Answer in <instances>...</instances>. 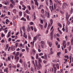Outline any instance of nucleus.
Instances as JSON below:
<instances>
[{
	"mask_svg": "<svg viewBox=\"0 0 73 73\" xmlns=\"http://www.w3.org/2000/svg\"><path fill=\"white\" fill-rule=\"evenodd\" d=\"M38 61L39 64L40 62H41L42 60H41V58H38Z\"/></svg>",
	"mask_w": 73,
	"mask_h": 73,
	"instance_id": "obj_12",
	"label": "nucleus"
},
{
	"mask_svg": "<svg viewBox=\"0 0 73 73\" xmlns=\"http://www.w3.org/2000/svg\"><path fill=\"white\" fill-rule=\"evenodd\" d=\"M33 52L34 54H35V53H36V51L34 49H33Z\"/></svg>",
	"mask_w": 73,
	"mask_h": 73,
	"instance_id": "obj_18",
	"label": "nucleus"
},
{
	"mask_svg": "<svg viewBox=\"0 0 73 73\" xmlns=\"http://www.w3.org/2000/svg\"><path fill=\"white\" fill-rule=\"evenodd\" d=\"M35 6V5H32V8L33 9H34L35 8V7H34Z\"/></svg>",
	"mask_w": 73,
	"mask_h": 73,
	"instance_id": "obj_45",
	"label": "nucleus"
},
{
	"mask_svg": "<svg viewBox=\"0 0 73 73\" xmlns=\"http://www.w3.org/2000/svg\"><path fill=\"white\" fill-rule=\"evenodd\" d=\"M3 28H1L0 29V32H1L3 30Z\"/></svg>",
	"mask_w": 73,
	"mask_h": 73,
	"instance_id": "obj_56",
	"label": "nucleus"
},
{
	"mask_svg": "<svg viewBox=\"0 0 73 73\" xmlns=\"http://www.w3.org/2000/svg\"><path fill=\"white\" fill-rule=\"evenodd\" d=\"M56 66L57 69H59V68H60V67H59V64H56Z\"/></svg>",
	"mask_w": 73,
	"mask_h": 73,
	"instance_id": "obj_22",
	"label": "nucleus"
},
{
	"mask_svg": "<svg viewBox=\"0 0 73 73\" xmlns=\"http://www.w3.org/2000/svg\"><path fill=\"white\" fill-rule=\"evenodd\" d=\"M3 33L1 34V37H4L5 36V35H4Z\"/></svg>",
	"mask_w": 73,
	"mask_h": 73,
	"instance_id": "obj_36",
	"label": "nucleus"
},
{
	"mask_svg": "<svg viewBox=\"0 0 73 73\" xmlns=\"http://www.w3.org/2000/svg\"><path fill=\"white\" fill-rule=\"evenodd\" d=\"M30 24H31V25H33V22H31L30 23Z\"/></svg>",
	"mask_w": 73,
	"mask_h": 73,
	"instance_id": "obj_63",
	"label": "nucleus"
},
{
	"mask_svg": "<svg viewBox=\"0 0 73 73\" xmlns=\"http://www.w3.org/2000/svg\"><path fill=\"white\" fill-rule=\"evenodd\" d=\"M59 33H60V34H62V32H61V31H60V30H59Z\"/></svg>",
	"mask_w": 73,
	"mask_h": 73,
	"instance_id": "obj_46",
	"label": "nucleus"
},
{
	"mask_svg": "<svg viewBox=\"0 0 73 73\" xmlns=\"http://www.w3.org/2000/svg\"><path fill=\"white\" fill-rule=\"evenodd\" d=\"M35 62L36 64V67H37V70H39L41 69V64L39 63L38 65V63H37V61L36 60H35Z\"/></svg>",
	"mask_w": 73,
	"mask_h": 73,
	"instance_id": "obj_1",
	"label": "nucleus"
},
{
	"mask_svg": "<svg viewBox=\"0 0 73 73\" xmlns=\"http://www.w3.org/2000/svg\"><path fill=\"white\" fill-rule=\"evenodd\" d=\"M29 16L27 15V19L28 20H30V19H29Z\"/></svg>",
	"mask_w": 73,
	"mask_h": 73,
	"instance_id": "obj_32",
	"label": "nucleus"
},
{
	"mask_svg": "<svg viewBox=\"0 0 73 73\" xmlns=\"http://www.w3.org/2000/svg\"><path fill=\"white\" fill-rule=\"evenodd\" d=\"M10 7H11L12 8H13V6L12 4H10Z\"/></svg>",
	"mask_w": 73,
	"mask_h": 73,
	"instance_id": "obj_47",
	"label": "nucleus"
},
{
	"mask_svg": "<svg viewBox=\"0 0 73 73\" xmlns=\"http://www.w3.org/2000/svg\"><path fill=\"white\" fill-rule=\"evenodd\" d=\"M26 12L28 14H30V11L28 10H27L26 11Z\"/></svg>",
	"mask_w": 73,
	"mask_h": 73,
	"instance_id": "obj_14",
	"label": "nucleus"
},
{
	"mask_svg": "<svg viewBox=\"0 0 73 73\" xmlns=\"http://www.w3.org/2000/svg\"><path fill=\"white\" fill-rule=\"evenodd\" d=\"M31 28L32 29V31H33V27L32 26L31 27Z\"/></svg>",
	"mask_w": 73,
	"mask_h": 73,
	"instance_id": "obj_54",
	"label": "nucleus"
},
{
	"mask_svg": "<svg viewBox=\"0 0 73 73\" xmlns=\"http://www.w3.org/2000/svg\"><path fill=\"white\" fill-rule=\"evenodd\" d=\"M36 59H38V55L37 54L36 55Z\"/></svg>",
	"mask_w": 73,
	"mask_h": 73,
	"instance_id": "obj_24",
	"label": "nucleus"
},
{
	"mask_svg": "<svg viewBox=\"0 0 73 73\" xmlns=\"http://www.w3.org/2000/svg\"><path fill=\"white\" fill-rule=\"evenodd\" d=\"M56 70H57V68H56V67H54V73H56Z\"/></svg>",
	"mask_w": 73,
	"mask_h": 73,
	"instance_id": "obj_11",
	"label": "nucleus"
},
{
	"mask_svg": "<svg viewBox=\"0 0 73 73\" xmlns=\"http://www.w3.org/2000/svg\"><path fill=\"white\" fill-rule=\"evenodd\" d=\"M41 12L43 14L44 13V10L43 9H42Z\"/></svg>",
	"mask_w": 73,
	"mask_h": 73,
	"instance_id": "obj_28",
	"label": "nucleus"
},
{
	"mask_svg": "<svg viewBox=\"0 0 73 73\" xmlns=\"http://www.w3.org/2000/svg\"><path fill=\"white\" fill-rule=\"evenodd\" d=\"M47 14L48 15L47 17L48 18H49V17L50 16V15H49V12H47Z\"/></svg>",
	"mask_w": 73,
	"mask_h": 73,
	"instance_id": "obj_20",
	"label": "nucleus"
},
{
	"mask_svg": "<svg viewBox=\"0 0 73 73\" xmlns=\"http://www.w3.org/2000/svg\"><path fill=\"white\" fill-rule=\"evenodd\" d=\"M66 32H68V29L66 28Z\"/></svg>",
	"mask_w": 73,
	"mask_h": 73,
	"instance_id": "obj_62",
	"label": "nucleus"
},
{
	"mask_svg": "<svg viewBox=\"0 0 73 73\" xmlns=\"http://www.w3.org/2000/svg\"><path fill=\"white\" fill-rule=\"evenodd\" d=\"M67 23L68 25H69V24H70V22L68 21L67 22Z\"/></svg>",
	"mask_w": 73,
	"mask_h": 73,
	"instance_id": "obj_40",
	"label": "nucleus"
},
{
	"mask_svg": "<svg viewBox=\"0 0 73 73\" xmlns=\"http://www.w3.org/2000/svg\"><path fill=\"white\" fill-rule=\"evenodd\" d=\"M28 8L29 9V11H31V7L30 6H28Z\"/></svg>",
	"mask_w": 73,
	"mask_h": 73,
	"instance_id": "obj_43",
	"label": "nucleus"
},
{
	"mask_svg": "<svg viewBox=\"0 0 73 73\" xmlns=\"http://www.w3.org/2000/svg\"><path fill=\"white\" fill-rule=\"evenodd\" d=\"M58 48H60V44H58Z\"/></svg>",
	"mask_w": 73,
	"mask_h": 73,
	"instance_id": "obj_59",
	"label": "nucleus"
},
{
	"mask_svg": "<svg viewBox=\"0 0 73 73\" xmlns=\"http://www.w3.org/2000/svg\"><path fill=\"white\" fill-rule=\"evenodd\" d=\"M19 8L20 9H21V6L20 5L19 6Z\"/></svg>",
	"mask_w": 73,
	"mask_h": 73,
	"instance_id": "obj_50",
	"label": "nucleus"
},
{
	"mask_svg": "<svg viewBox=\"0 0 73 73\" xmlns=\"http://www.w3.org/2000/svg\"><path fill=\"white\" fill-rule=\"evenodd\" d=\"M15 47H16V48H17V46H18V45H19V43L18 42H17L15 44Z\"/></svg>",
	"mask_w": 73,
	"mask_h": 73,
	"instance_id": "obj_21",
	"label": "nucleus"
},
{
	"mask_svg": "<svg viewBox=\"0 0 73 73\" xmlns=\"http://www.w3.org/2000/svg\"><path fill=\"white\" fill-rule=\"evenodd\" d=\"M49 44L50 46H51L52 45V42H49Z\"/></svg>",
	"mask_w": 73,
	"mask_h": 73,
	"instance_id": "obj_25",
	"label": "nucleus"
},
{
	"mask_svg": "<svg viewBox=\"0 0 73 73\" xmlns=\"http://www.w3.org/2000/svg\"><path fill=\"white\" fill-rule=\"evenodd\" d=\"M6 22H7V23L8 22H9V20H8V19H6Z\"/></svg>",
	"mask_w": 73,
	"mask_h": 73,
	"instance_id": "obj_55",
	"label": "nucleus"
},
{
	"mask_svg": "<svg viewBox=\"0 0 73 73\" xmlns=\"http://www.w3.org/2000/svg\"><path fill=\"white\" fill-rule=\"evenodd\" d=\"M34 1L35 2V5L38 7V3L37 2V0H34Z\"/></svg>",
	"mask_w": 73,
	"mask_h": 73,
	"instance_id": "obj_7",
	"label": "nucleus"
},
{
	"mask_svg": "<svg viewBox=\"0 0 73 73\" xmlns=\"http://www.w3.org/2000/svg\"><path fill=\"white\" fill-rule=\"evenodd\" d=\"M24 65L25 68H26V66H27V67L28 66L27 64H24Z\"/></svg>",
	"mask_w": 73,
	"mask_h": 73,
	"instance_id": "obj_35",
	"label": "nucleus"
},
{
	"mask_svg": "<svg viewBox=\"0 0 73 73\" xmlns=\"http://www.w3.org/2000/svg\"><path fill=\"white\" fill-rule=\"evenodd\" d=\"M44 60H47V55L46 54H45L44 56Z\"/></svg>",
	"mask_w": 73,
	"mask_h": 73,
	"instance_id": "obj_13",
	"label": "nucleus"
},
{
	"mask_svg": "<svg viewBox=\"0 0 73 73\" xmlns=\"http://www.w3.org/2000/svg\"><path fill=\"white\" fill-rule=\"evenodd\" d=\"M42 55H43V53H41L40 54H39V55L40 56H42Z\"/></svg>",
	"mask_w": 73,
	"mask_h": 73,
	"instance_id": "obj_49",
	"label": "nucleus"
},
{
	"mask_svg": "<svg viewBox=\"0 0 73 73\" xmlns=\"http://www.w3.org/2000/svg\"><path fill=\"white\" fill-rule=\"evenodd\" d=\"M47 23H45V26L44 27V28H46V27H47Z\"/></svg>",
	"mask_w": 73,
	"mask_h": 73,
	"instance_id": "obj_26",
	"label": "nucleus"
},
{
	"mask_svg": "<svg viewBox=\"0 0 73 73\" xmlns=\"http://www.w3.org/2000/svg\"><path fill=\"white\" fill-rule=\"evenodd\" d=\"M71 42H73V37H72L71 39Z\"/></svg>",
	"mask_w": 73,
	"mask_h": 73,
	"instance_id": "obj_61",
	"label": "nucleus"
},
{
	"mask_svg": "<svg viewBox=\"0 0 73 73\" xmlns=\"http://www.w3.org/2000/svg\"><path fill=\"white\" fill-rule=\"evenodd\" d=\"M54 9H56V4H54Z\"/></svg>",
	"mask_w": 73,
	"mask_h": 73,
	"instance_id": "obj_29",
	"label": "nucleus"
},
{
	"mask_svg": "<svg viewBox=\"0 0 73 73\" xmlns=\"http://www.w3.org/2000/svg\"><path fill=\"white\" fill-rule=\"evenodd\" d=\"M22 5V7H23V8H22L23 10L24 11H25V9H26V8H27L26 7V6H25L23 4Z\"/></svg>",
	"mask_w": 73,
	"mask_h": 73,
	"instance_id": "obj_6",
	"label": "nucleus"
},
{
	"mask_svg": "<svg viewBox=\"0 0 73 73\" xmlns=\"http://www.w3.org/2000/svg\"><path fill=\"white\" fill-rule=\"evenodd\" d=\"M22 12L21 11L19 12V16H20V17H21V16H22Z\"/></svg>",
	"mask_w": 73,
	"mask_h": 73,
	"instance_id": "obj_17",
	"label": "nucleus"
},
{
	"mask_svg": "<svg viewBox=\"0 0 73 73\" xmlns=\"http://www.w3.org/2000/svg\"><path fill=\"white\" fill-rule=\"evenodd\" d=\"M31 71L32 72H33V67H31Z\"/></svg>",
	"mask_w": 73,
	"mask_h": 73,
	"instance_id": "obj_34",
	"label": "nucleus"
},
{
	"mask_svg": "<svg viewBox=\"0 0 73 73\" xmlns=\"http://www.w3.org/2000/svg\"><path fill=\"white\" fill-rule=\"evenodd\" d=\"M12 65L11 64H10L9 65V68H11V67Z\"/></svg>",
	"mask_w": 73,
	"mask_h": 73,
	"instance_id": "obj_37",
	"label": "nucleus"
},
{
	"mask_svg": "<svg viewBox=\"0 0 73 73\" xmlns=\"http://www.w3.org/2000/svg\"><path fill=\"white\" fill-rule=\"evenodd\" d=\"M40 37H41V36H39V37H38V39L39 41H40L41 40V39H40Z\"/></svg>",
	"mask_w": 73,
	"mask_h": 73,
	"instance_id": "obj_39",
	"label": "nucleus"
},
{
	"mask_svg": "<svg viewBox=\"0 0 73 73\" xmlns=\"http://www.w3.org/2000/svg\"><path fill=\"white\" fill-rule=\"evenodd\" d=\"M20 31H21V36H23V35H22V33H23V32H22V31H21V29H20Z\"/></svg>",
	"mask_w": 73,
	"mask_h": 73,
	"instance_id": "obj_41",
	"label": "nucleus"
},
{
	"mask_svg": "<svg viewBox=\"0 0 73 73\" xmlns=\"http://www.w3.org/2000/svg\"><path fill=\"white\" fill-rule=\"evenodd\" d=\"M23 31H24V32H25V27L23 26Z\"/></svg>",
	"mask_w": 73,
	"mask_h": 73,
	"instance_id": "obj_19",
	"label": "nucleus"
},
{
	"mask_svg": "<svg viewBox=\"0 0 73 73\" xmlns=\"http://www.w3.org/2000/svg\"><path fill=\"white\" fill-rule=\"evenodd\" d=\"M32 62L33 64H34V70H37V69L36 68V63L35 64V63H34V61L33 60Z\"/></svg>",
	"mask_w": 73,
	"mask_h": 73,
	"instance_id": "obj_4",
	"label": "nucleus"
},
{
	"mask_svg": "<svg viewBox=\"0 0 73 73\" xmlns=\"http://www.w3.org/2000/svg\"><path fill=\"white\" fill-rule=\"evenodd\" d=\"M20 62L22 64L23 63V61H22V60L21 59H20L19 60Z\"/></svg>",
	"mask_w": 73,
	"mask_h": 73,
	"instance_id": "obj_38",
	"label": "nucleus"
},
{
	"mask_svg": "<svg viewBox=\"0 0 73 73\" xmlns=\"http://www.w3.org/2000/svg\"><path fill=\"white\" fill-rule=\"evenodd\" d=\"M57 54L59 57H60V54H61V52H58L57 53Z\"/></svg>",
	"mask_w": 73,
	"mask_h": 73,
	"instance_id": "obj_23",
	"label": "nucleus"
},
{
	"mask_svg": "<svg viewBox=\"0 0 73 73\" xmlns=\"http://www.w3.org/2000/svg\"><path fill=\"white\" fill-rule=\"evenodd\" d=\"M8 68H7L6 69V73H8Z\"/></svg>",
	"mask_w": 73,
	"mask_h": 73,
	"instance_id": "obj_53",
	"label": "nucleus"
},
{
	"mask_svg": "<svg viewBox=\"0 0 73 73\" xmlns=\"http://www.w3.org/2000/svg\"><path fill=\"white\" fill-rule=\"evenodd\" d=\"M1 41L2 42H4V40L2 39Z\"/></svg>",
	"mask_w": 73,
	"mask_h": 73,
	"instance_id": "obj_60",
	"label": "nucleus"
},
{
	"mask_svg": "<svg viewBox=\"0 0 73 73\" xmlns=\"http://www.w3.org/2000/svg\"><path fill=\"white\" fill-rule=\"evenodd\" d=\"M53 51H50V53L51 54H53Z\"/></svg>",
	"mask_w": 73,
	"mask_h": 73,
	"instance_id": "obj_48",
	"label": "nucleus"
},
{
	"mask_svg": "<svg viewBox=\"0 0 73 73\" xmlns=\"http://www.w3.org/2000/svg\"><path fill=\"white\" fill-rule=\"evenodd\" d=\"M19 55V52H17L16 54V56H18Z\"/></svg>",
	"mask_w": 73,
	"mask_h": 73,
	"instance_id": "obj_33",
	"label": "nucleus"
},
{
	"mask_svg": "<svg viewBox=\"0 0 73 73\" xmlns=\"http://www.w3.org/2000/svg\"><path fill=\"white\" fill-rule=\"evenodd\" d=\"M24 37H25V38H27V35H25V33H24Z\"/></svg>",
	"mask_w": 73,
	"mask_h": 73,
	"instance_id": "obj_16",
	"label": "nucleus"
},
{
	"mask_svg": "<svg viewBox=\"0 0 73 73\" xmlns=\"http://www.w3.org/2000/svg\"><path fill=\"white\" fill-rule=\"evenodd\" d=\"M15 46H14L12 48V50H15Z\"/></svg>",
	"mask_w": 73,
	"mask_h": 73,
	"instance_id": "obj_42",
	"label": "nucleus"
},
{
	"mask_svg": "<svg viewBox=\"0 0 73 73\" xmlns=\"http://www.w3.org/2000/svg\"><path fill=\"white\" fill-rule=\"evenodd\" d=\"M8 59V60L9 61H10V60H11V58L9 57V56H8L7 58Z\"/></svg>",
	"mask_w": 73,
	"mask_h": 73,
	"instance_id": "obj_44",
	"label": "nucleus"
},
{
	"mask_svg": "<svg viewBox=\"0 0 73 73\" xmlns=\"http://www.w3.org/2000/svg\"><path fill=\"white\" fill-rule=\"evenodd\" d=\"M43 21L42 20H41V23H42V24H43Z\"/></svg>",
	"mask_w": 73,
	"mask_h": 73,
	"instance_id": "obj_57",
	"label": "nucleus"
},
{
	"mask_svg": "<svg viewBox=\"0 0 73 73\" xmlns=\"http://www.w3.org/2000/svg\"><path fill=\"white\" fill-rule=\"evenodd\" d=\"M45 44V42H44L43 41H42L41 42V48H43V47L44 46V45Z\"/></svg>",
	"mask_w": 73,
	"mask_h": 73,
	"instance_id": "obj_5",
	"label": "nucleus"
},
{
	"mask_svg": "<svg viewBox=\"0 0 73 73\" xmlns=\"http://www.w3.org/2000/svg\"><path fill=\"white\" fill-rule=\"evenodd\" d=\"M50 23L51 25H52L53 24V20L52 19L50 20Z\"/></svg>",
	"mask_w": 73,
	"mask_h": 73,
	"instance_id": "obj_31",
	"label": "nucleus"
},
{
	"mask_svg": "<svg viewBox=\"0 0 73 73\" xmlns=\"http://www.w3.org/2000/svg\"><path fill=\"white\" fill-rule=\"evenodd\" d=\"M71 5L72 6H73V2L71 3Z\"/></svg>",
	"mask_w": 73,
	"mask_h": 73,
	"instance_id": "obj_64",
	"label": "nucleus"
},
{
	"mask_svg": "<svg viewBox=\"0 0 73 73\" xmlns=\"http://www.w3.org/2000/svg\"><path fill=\"white\" fill-rule=\"evenodd\" d=\"M66 5H67V6H68V4H67V3H63V8H65Z\"/></svg>",
	"mask_w": 73,
	"mask_h": 73,
	"instance_id": "obj_10",
	"label": "nucleus"
},
{
	"mask_svg": "<svg viewBox=\"0 0 73 73\" xmlns=\"http://www.w3.org/2000/svg\"><path fill=\"white\" fill-rule=\"evenodd\" d=\"M8 41H11V38H9Z\"/></svg>",
	"mask_w": 73,
	"mask_h": 73,
	"instance_id": "obj_52",
	"label": "nucleus"
},
{
	"mask_svg": "<svg viewBox=\"0 0 73 73\" xmlns=\"http://www.w3.org/2000/svg\"><path fill=\"white\" fill-rule=\"evenodd\" d=\"M58 25L59 27H60V28H61L62 27V26H61V24H60V23H58Z\"/></svg>",
	"mask_w": 73,
	"mask_h": 73,
	"instance_id": "obj_15",
	"label": "nucleus"
},
{
	"mask_svg": "<svg viewBox=\"0 0 73 73\" xmlns=\"http://www.w3.org/2000/svg\"><path fill=\"white\" fill-rule=\"evenodd\" d=\"M17 59L16 60V62H17L18 61H19V57L17 56Z\"/></svg>",
	"mask_w": 73,
	"mask_h": 73,
	"instance_id": "obj_30",
	"label": "nucleus"
},
{
	"mask_svg": "<svg viewBox=\"0 0 73 73\" xmlns=\"http://www.w3.org/2000/svg\"><path fill=\"white\" fill-rule=\"evenodd\" d=\"M53 31H52L50 33L51 40H52L53 39Z\"/></svg>",
	"mask_w": 73,
	"mask_h": 73,
	"instance_id": "obj_3",
	"label": "nucleus"
},
{
	"mask_svg": "<svg viewBox=\"0 0 73 73\" xmlns=\"http://www.w3.org/2000/svg\"><path fill=\"white\" fill-rule=\"evenodd\" d=\"M51 7H52V11H54V9H53V5H52V3H51Z\"/></svg>",
	"mask_w": 73,
	"mask_h": 73,
	"instance_id": "obj_27",
	"label": "nucleus"
},
{
	"mask_svg": "<svg viewBox=\"0 0 73 73\" xmlns=\"http://www.w3.org/2000/svg\"><path fill=\"white\" fill-rule=\"evenodd\" d=\"M39 36H41V35H37L36 36L34 37L33 42L34 43V42L36 40V39L37 38V37H39Z\"/></svg>",
	"mask_w": 73,
	"mask_h": 73,
	"instance_id": "obj_2",
	"label": "nucleus"
},
{
	"mask_svg": "<svg viewBox=\"0 0 73 73\" xmlns=\"http://www.w3.org/2000/svg\"><path fill=\"white\" fill-rule=\"evenodd\" d=\"M23 44H22V43H21L20 44V46H21V47H22L23 46Z\"/></svg>",
	"mask_w": 73,
	"mask_h": 73,
	"instance_id": "obj_58",
	"label": "nucleus"
},
{
	"mask_svg": "<svg viewBox=\"0 0 73 73\" xmlns=\"http://www.w3.org/2000/svg\"><path fill=\"white\" fill-rule=\"evenodd\" d=\"M39 26L41 28V29L42 30L43 29V28H44V27L42 26V25L40 24H39Z\"/></svg>",
	"mask_w": 73,
	"mask_h": 73,
	"instance_id": "obj_9",
	"label": "nucleus"
},
{
	"mask_svg": "<svg viewBox=\"0 0 73 73\" xmlns=\"http://www.w3.org/2000/svg\"><path fill=\"white\" fill-rule=\"evenodd\" d=\"M66 43V41H65V40H64L63 42V46H64V48H65V47H66V44H65ZM65 44V45H64Z\"/></svg>",
	"mask_w": 73,
	"mask_h": 73,
	"instance_id": "obj_8",
	"label": "nucleus"
},
{
	"mask_svg": "<svg viewBox=\"0 0 73 73\" xmlns=\"http://www.w3.org/2000/svg\"><path fill=\"white\" fill-rule=\"evenodd\" d=\"M11 35V34H8V35L7 36V38H8V37H9V36H10Z\"/></svg>",
	"mask_w": 73,
	"mask_h": 73,
	"instance_id": "obj_51",
	"label": "nucleus"
}]
</instances>
